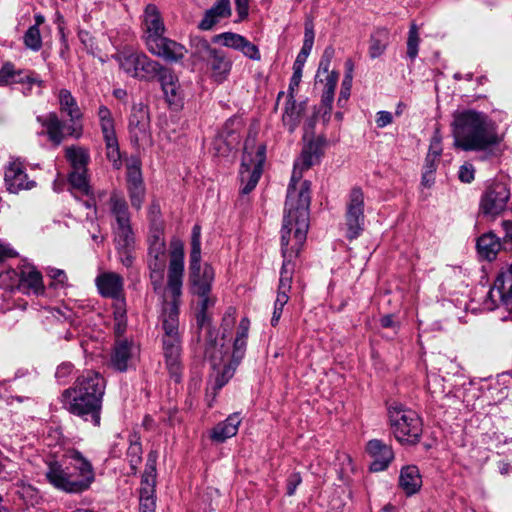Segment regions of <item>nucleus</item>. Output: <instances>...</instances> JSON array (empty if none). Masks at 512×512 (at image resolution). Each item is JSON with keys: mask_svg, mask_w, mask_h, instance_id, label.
<instances>
[{"mask_svg": "<svg viewBox=\"0 0 512 512\" xmlns=\"http://www.w3.org/2000/svg\"><path fill=\"white\" fill-rule=\"evenodd\" d=\"M24 43L26 47L33 51H38L42 47V39L40 30L37 27V25H32L29 27V29L26 31L24 35Z\"/></svg>", "mask_w": 512, "mask_h": 512, "instance_id": "obj_48", "label": "nucleus"}, {"mask_svg": "<svg viewBox=\"0 0 512 512\" xmlns=\"http://www.w3.org/2000/svg\"><path fill=\"white\" fill-rule=\"evenodd\" d=\"M37 120L46 129L49 140L58 146L63 141L65 129V125L58 115L51 112L46 116L37 117Z\"/></svg>", "mask_w": 512, "mask_h": 512, "instance_id": "obj_36", "label": "nucleus"}, {"mask_svg": "<svg viewBox=\"0 0 512 512\" xmlns=\"http://www.w3.org/2000/svg\"><path fill=\"white\" fill-rule=\"evenodd\" d=\"M303 111L304 103H297L295 100V93L293 96H290L287 91V101L282 115V121L284 126H286L290 132H293L298 127Z\"/></svg>", "mask_w": 512, "mask_h": 512, "instance_id": "obj_35", "label": "nucleus"}, {"mask_svg": "<svg viewBox=\"0 0 512 512\" xmlns=\"http://www.w3.org/2000/svg\"><path fill=\"white\" fill-rule=\"evenodd\" d=\"M325 74L326 77L323 92H329L334 94L338 82V73L334 71H328V73Z\"/></svg>", "mask_w": 512, "mask_h": 512, "instance_id": "obj_59", "label": "nucleus"}, {"mask_svg": "<svg viewBox=\"0 0 512 512\" xmlns=\"http://www.w3.org/2000/svg\"><path fill=\"white\" fill-rule=\"evenodd\" d=\"M156 461V454L154 452H150L147 456L145 472L142 476V488H144L146 493L154 492L156 481Z\"/></svg>", "mask_w": 512, "mask_h": 512, "instance_id": "obj_40", "label": "nucleus"}, {"mask_svg": "<svg viewBox=\"0 0 512 512\" xmlns=\"http://www.w3.org/2000/svg\"><path fill=\"white\" fill-rule=\"evenodd\" d=\"M146 46L152 54L163 58L167 62H178L186 54V49L183 45L164 36L151 39Z\"/></svg>", "mask_w": 512, "mask_h": 512, "instance_id": "obj_23", "label": "nucleus"}, {"mask_svg": "<svg viewBox=\"0 0 512 512\" xmlns=\"http://www.w3.org/2000/svg\"><path fill=\"white\" fill-rule=\"evenodd\" d=\"M391 431L396 440L402 444H416L422 434V421L412 409L400 403L388 407Z\"/></svg>", "mask_w": 512, "mask_h": 512, "instance_id": "obj_7", "label": "nucleus"}, {"mask_svg": "<svg viewBox=\"0 0 512 512\" xmlns=\"http://www.w3.org/2000/svg\"><path fill=\"white\" fill-rule=\"evenodd\" d=\"M246 339L236 338L233 344V353L230 359L229 348L225 344V335L218 338L214 331L208 330L206 338L205 354L210 360L211 366L217 371L215 386L221 389L233 376L234 371L244 356Z\"/></svg>", "mask_w": 512, "mask_h": 512, "instance_id": "obj_5", "label": "nucleus"}, {"mask_svg": "<svg viewBox=\"0 0 512 512\" xmlns=\"http://www.w3.org/2000/svg\"><path fill=\"white\" fill-rule=\"evenodd\" d=\"M140 512H155V500L153 492L146 493L144 488L140 491Z\"/></svg>", "mask_w": 512, "mask_h": 512, "instance_id": "obj_53", "label": "nucleus"}, {"mask_svg": "<svg viewBox=\"0 0 512 512\" xmlns=\"http://www.w3.org/2000/svg\"><path fill=\"white\" fill-rule=\"evenodd\" d=\"M289 217L290 216H284L281 230L283 265L278 286V293L285 294H288L291 288L292 274L294 271L292 261L298 256L303 247L309 229V222H305L304 227H302L300 221L293 220Z\"/></svg>", "mask_w": 512, "mask_h": 512, "instance_id": "obj_6", "label": "nucleus"}, {"mask_svg": "<svg viewBox=\"0 0 512 512\" xmlns=\"http://www.w3.org/2000/svg\"><path fill=\"white\" fill-rule=\"evenodd\" d=\"M47 274L52 279L51 285L55 287H64L66 285L68 278L64 270L49 267Z\"/></svg>", "mask_w": 512, "mask_h": 512, "instance_id": "obj_52", "label": "nucleus"}, {"mask_svg": "<svg viewBox=\"0 0 512 512\" xmlns=\"http://www.w3.org/2000/svg\"><path fill=\"white\" fill-rule=\"evenodd\" d=\"M65 158L71 167L68 178L71 187L84 195H90L88 164L91 157L89 149L78 145L68 146L65 148Z\"/></svg>", "mask_w": 512, "mask_h": 512, "instance_id": "obj_12", "label": "nucleus"}, {"mask_svg": "<svg viewBox=\"0 0 512 512\" xmlns=\"http://www.w3.org/2000/svg\"><path fill=\"white\" fill-rule=\"evenodd\" d=\"M333 53H334L333 48L328 47L325 49L323 56L321 58L320 64H319L317 77H320L321 73H328Z\"/></svg>", "mask_w": 512, "mask_h": 512, "instance_id": "obj_58", "label": "nucleus"}, {"mask_svg": "<svg viewBox=\"0 0 512 512\" xmlns=\"http://www.w3.org/2000/svg\"><path fill=\"white\" fill-rule=\"evenodd\" d=\"M351 86H352V76L348 74L345 76V78L342 81L341 91H340L339 98H338L339 106L342 107L345 104V102L348 100V98L350 96Z\"/></svg>", "mask_w": 512, "mask_h": 512, "instance_id": "obj_55", "label": "nucleus"}, {"mask_svg": "<svg viewBox=\"0 0 512 512\" xmlns=\"http://www.w3.org/2000/svg\"><path fill=\"white\" fill-rule=\"evenodd\" d=\"M393 121V116L388 111H379L376 117V124L379 128H384L390 125Z\"/></svg>", "mask_w": 512, "mask_h": 512, "instance_id": "obj_64", "label": "nucleus"}, {"mask_svg": "<svg viewBox=\"0 0 512 512\" xmlns=\"http://www.w3.org/2000/svg\"><path fill=\"white\" fill-rule=\"evenodd\" d=\"M334 101V94L329 92H323L321 102L322 105L326 107L324 113H323V119L325 121H328L330 119V113L332 110V105Z\"/></svg>", "mask_w": 512, "mask_h": 512, "instance_id": "obj_60", "label": "nucleus"}, {"mask_svg": "<svg viewBox=\"0 0 512 512\" xmlns=\"http://www.w3.org/2000/svg\"><path fill=\"white\" fill-rule=\"evenodd\" d=\"M231 14L230 0H215L211 8L205 11L202 20L198 24V28L204 31L211 30L222 20L229 18Z\"/></svg>", "mask_w": 512, "mask_h": 512, "instance_id": "obj_29", "label": "nucleus"}, {"mask_svg": "<svg viewBox=\"0 0 512 512\" xmlns=\"http://www.w3.org/2000/svg\"><path fill=\"white\" fill-rule=\"evenodd\" d=\"M474 167L471 164H464L459 170V179L464 183H470L474 179Z\"/></svg>", "mask_w": 512, "mask_h": 512, "instance_id": "obj_62", "label": "nucleus"}, {"mask_svg": "<svg viewBox=\"0 0 512 512\" xmlns=\"http://www.w3.org/2000/svg\"><path fill=\"white\" fill-rule=\"evenodd\" d=\"M73 365L71 363H62L57 367L55 376L60 382H65L66 379L72 374Z\"/></svg>", "mask_w": 512, "mask_h": 512, "instance_id": "obj_61", "label": "nucleus"}, {"mask_svg": "<svg viewBox=\"0 0 512 512\" xmlns=\"http://www.w3.org/2000/svg\"><path fill=\"white\" fill-rule=\"evenodd\" d=\"M387 37L388 34L385 30L377 31L371 36L369 46V55L371 58H377L384 53L387 46Z\"/></svg>", "mask_w": 512, "mask_h": 512, "instance_id": "obj_45", "label": "nucleus"}, {"mask_svg": "<svg viewBox=\"0 0 512 512\" xmlns=\"http://www.w3.org/2000/svg\"><path fill=\"white\" fill-rule=\"evenodd\" d=\"M123 282V278L114 272L102 273L96 278V285L100 294L114 299V303L118 300H124Z\"/></svg>", "mask_w": 512, "mask_h": 512, "instance_id": "obj_27", "label": "nucleus"}, {"mask_svg": "<svg viewBox=\"0 0 512 512\" xmlns=\"http://www.w3.org/2000/svg\"><path fill=\"white\" fill-rule=\"evenodd\" d=\"M126 178L131 206L136 210H140L145 198V187L141 173V164L137 158L128 160Z\"/></svg>", "mask_w": 512, "mask_h": 512, "instance_id": "obj_19", "label": "nucleus"}, {"mask_svg": "<svg viewBox=\"0 0 512 512\" xmlns=\"http://www.w3.org/2000/svg\"><path fill=\"white\" fill-rule=\"evenodd\" d=\"M499 303L505 305L512 303V263L496 277L484 301V306L488 310H493Z\"/></svg>", "mask_w": 512, "mask_h": 512, "instance_id": "obj_17", "label": "nucleus"}, {"mask_svg": "<svg viewBox=\"0 0 512 512\" xmlns=\"http://www.w3.org/2000/svg\"><path fill=\"white\" fill-rule=\"evenodd\" d=\"M57 97L61 112L66 114L72 122L71 125L66 127L67 134L74 138H79L82 135V126L75 121L82 117V113L76 99L67 89L59 90Z\"/></svg>", "mask_w": 512, "mask_h": 512, "instance_id": "obj_21", "label": "nucleus"}, {"mask_svg": "<svg viewBox=\"0 0 512 512\" xmlns=\"http://www.w3.org/2000/svg\"><path fill=\"white\" fill-rule=\"evenodd\" d=\"M142 447L137 441H131L130 446L127 450V458L130 463L131 470L136 471L138 464L141 461Z\"/></svg>", "mask_w": 512, "mask_h": 512, "instance_id": "obj_49", "label": "nucleus"}, {"mask_svg": "<svg viewBox=\"0 0 512 512\" xmlns=\"http://www.w3.org/2000/svg\"><path fill=\"white\" fill-rule=\"evenodd\" d=\"M167 284L162 293L160 316L163 330L162 347L166 368L174 382L182 379L181 338L179 333V307L184 277V245L173 239L170 244Z\"/></svg>", "mask_w": 512, "mask_h": 512, "instance_id": "obj_1", "label": "nucleus"}, {"mask_svg": "<svg viewBox=\"0 0 512 512\" xmlns=\"http://www.w3.org/2000/svg\"><path fill=\"white\" fill-rule=\"evenodd\" d=\"M197 296L199 297V311L196 314V322L201 331L205 330L206 339L208 337V330H212L209 326L210 316L208 314V310L215 305V297H213L210 293Z\"/></svg>", "mask_w": 512, "mask_h": 512, "instance_id": "obj_38", "label": "nucleus"}, {"mask_svg": "<svg viewBox=\"0 0 512 512\" xmlns=\"http://www.w3.org/2000/svg\"><path fill=\"white\" fill-rule=\"evenodd\" d=\"M442 154V143L441 136L438 131L435 132L434 136L431 139L428 156H432L433 158H439Z\"/></svg>", "mask_w": 512, "mask_h": 512, "instance_id": "obj_56", "label": "nucleus"}, {"mask_svg": "<svg viewBox=\"0 0 512 512\" xmlns=\"http://www.w3.org/2000/svg\"><path fill=\"white\" fill-rule=\"evenodd\" d=\"M238 51L253 61L261 60V53L258 46L249 41L247 38L244 39Z\"/></svg>", "mask_w": 512, "mask_h": 512, "instance_id": "obj_50", "label": "nucleus"}, {"mask_svg": "<svg viewBox=\"0 0 512 512\" xmlns=\"http://www.w3.org/2000/svg\"><path fill=\"white\" fill-rule=\"evenodd\" d=\"M147 264L150 271V281L154 291L162 297L164 270L166 267V242L164 227L153 224L147 238Z\"/></svg>", "mask_w": 512, "mask_h": 512, "instance_id": "obj_8", "label": "nucleus"}, {"mask_svg": "<svg viewBox=\"0 0 512 512\" xmlns=\"http://www.w3.org/2000/svg\"><path fill=\"white\" fill-rule=\"evenodd\" d=\"M265 162V146L255 145L253 140H247L244 146L242 163L239 171L243 185L241 193L249 194L257 185Z\"/></svg>", "mask_w": 512, "mask_h": 512, "instance_id": "obj_10", "label": "nucleus"}, {"mask_svg": "<svg viewBox=\"0 0 512 512\" xmlns=\"http://www.w3.org/2000/svg\"><path fill=\"white\" fill-rule=\"evenodd\" d=\"M240 423L241 419L239 414L233 413L212 429L210 438L214 442L223 443L237 434Z\"/></svg>", "mask_w": 512, "mask_h": 512, "instance_id": "obj_34", "label": "nucleus"}, {"mask_svg": "<svg viewBox=\"0 0 512 512\" xmlns=\"http://www.w3.org/2000/svg\"><path fill=\"white\" fill-rule=\"evenodd\" d=\"M156 78H158L161 83L167 102L169 104H179L181 101V91L178 79L173 72L161 65V71L157 74Z\"/></svg>", "mask_w": 512, "mask_h": 512, "instance_id": "obj_33", "label": "nucleus"}, {"mask_svg": "<svg viewBox=\"0 0 512 512\" xmlns=\"http://www.w3.org/2000/svg\"><path fill=\"white\" fill-rule=\"evenodd\" d=\"M14 83L37 85V94L42 93V88L44 86L43 80H41L35 72L17 70L12 63L6 62L0 69V86H6Z\"/></svg>", "mask_w": 512, "mask_h": 512, "instance_id": "obj_20", "label": "nucleus"}, {"mask_svg": "<svg viewBox=\"0 0 512 512\" xmlns=\"http://www.w3.org/2000/svg\"><path fill=\"white\" fill-rule=\"evenodd\" d=\"M503 247V241L493 232H488L480 236L477 240V250L480 256L491 261L496 258L498 252Z\"/></svg>", "mask_w": 512, "mask_h": 512, "instance_id": "obj_37", "label": "nucleus"}, {"mask_svg": "<svg viewBox=\"0 0 512 512\" xmlns=\"http://www.w3.org/2000/svg\"><path fill=\"white\" fill-rule=\"evenodd\" d=\"M47 481L66 493H81L95 480L92 464L76 450L68 451L61 461L47 462Z\"/></svg>", "mask_w": 512, "mask_h": 512, "instance_id": "obj_4", "label": "nucleus"}, {"mask_svg": "<svg viewBox=\"0 0 512 512\" xmlns=\"http://www.w3.org/2000/svg\"><path fill=\"white\" fill-rule=\"evenodd\" d=\"M245 38L246 37L234 32H224L215 35L213 37V42L221 43L225 47L238 51Z\"/></svg>", "mask_w": 512, "mask_h": 512, "instance_id": "obj_46", "label": "nucleus"}, {"mask_svg": "<svg viewBox=\"0 0 512 512\" xmlns=\"http://www.w3.org/2000/svg\"><path fill=\"white\" fill-rule=\"evenodd\" d=\"M143 28L146 45L151 39H156L164 35V22L158 8L154 4H148L145 7Z\"/></svg>", "mask_w": 512, "mask_h": 512, "instance_id": "obj_28", "label": "nucleus"}, {"mask_svg": "<svg viewBox=\"0 0 512 512\" xmlns=\"http://www.w3.org/2000/svg\"><path fill=\"white\" fill-rule=\"evenodd\" d=\"M98 118L100 122L103 138L116 136L114 119L112 113L106 106H100L98 109Z\"/></svg>", "mask_w": 512, "mask_h": 512, "instance_id": "obj_43", "label": "nucleus"}, {"mask_svg": "<svg viewBox=\"0 0 512 512\" xmlns=\"http://www.w3.org/2000/svg\"><path fill=\"white\" fill-rule=\"evenodd\" d=\"M109 211L114 217L116 226L114 228L115 242L118 249L130 250L134 245V233L130 223V213L124 196L113 191L109 198Z\"/></svg>", "mask_w": 512, "mask_h": 512, "instance_id": "obj_11", "label": "nucleus"}, {"mask_svg": "<svg viewBox=\"0 0 512 512\" xmlns=\"http://www.w3.org/2000/svg\"><path fill=\"white\" fill-rule=\"evenodd\" d=\"M128 130L130 139L137 148L145 149L152 145L150 117L148 108L144 104L137 103L132 106Z\"/></svg>", "mask_w": 512, "mask_h": 512, "instance_id": "obj_14", "label": "nucleus"}, {"mask_svg": "<svg viewBox=\"0 0 512 512\" xmlns=\"http://www.w3.org/2000/svg\"><path fill=\"white\" fill-rule=\"evenodd\" d=\"M420 43L419 29L415 23H412L407 39V56L414 60L418 55V47Z\"/></svg>", "mask_w": 512, "mask_h": 512, "instance_id": "obj_47", "label": "nucleus"}, {"mask_svg": "<svg viewBox=\"0 0 512 512\" xmlns=\"http://www.w3.org/2000/svg\"><path fill=\"white\" fill-rule=\"evenodd\" d=\"M321 151L316 143L307 144L300 156L295 160L291 180L287 189L284 216L300 221L302 227L309 222V207L311 202L310 182L302 180L305 170L316 164Z\"/></svg>", "mask_w": 512, "mask_h": 512, "instance_id": "obj_3", "label": "nucleus"}, {"mask_svg": "<svg viewBox=\"0 0 512 512\" xmlns=\"http://www.w3.org/2000/svg\"><path fill=\"white\" fill-rule=\"evenodd\" d=\"M206 66L211 79L220 84L227 80L232 69V61L224 51L218 49L206 62Z\"/></svg>", "mask_w": 512, "mask_h": 512, "instance_id": "obj_30", "label": "nucleus"}, {"mask_svg": "<svg viewBox=\"0 0 512 512\" xmlns=\"http://www.w3.org/2000/svg\"><path fill=\"white\" fill-rule=\"evenodd\" d=\"M138 354L139 348L132 340L117 339L111 354L110 363L115 370L125 372Z\"/></svg>", "mask_w": 512, "mask_h": 512, "instance_id": "obj_22", "label": "nucleus"}, {"mask_svg": "<svg viewBox=\"0 0 512 512\" xmlns=\"http://www.w3.org/2000/svg\"><path fill=\"white\" fill-rule=\"evenodd\" d=\"M200 262L201 258H197V262H194L193 258H190L189 281L191 284V292L194 295L210 293L215 277L214 269L209 264H205L201 267Z\"/></svg>", "mask_w": 512, "mask_h": 512, "instance_id": "obj_18", "label": "nucleus"}, {"mask_svg": "<svg viewBox=\"0 0 512 512\" xmlns=\"http://www.w3.org/2000/svg\"><path fill=\"white\" fill-rule=\"evenodd\" d=\"M364 206L362 190L353 188L348 197L345 215L346 237L350 240L359 237L363 231L365 221Z\"/></svg>", "mask_w": 512, "mask_h": 512, "instance_id": "obj_15", "label": "nucleus"}, {"mask_svg": "<svg viewBox=\"0 0 512 512\" xmlns=\"http://www.w3.org/2000/svg\"><path fill=\"white\" fill-rule=\"evenodd\" d=\"M309 54H304L303 51H300L296 57V60L293 64V75L290 79L288 92L290 96H293L294 93L297 92L299 84L302 78V70L303 66L308 58Z\"/></svg>", "mask_w": 512, "mask_h": 512, "instance_id": "obj_41", "label": "nucleus"}, {"mask_svg": "<svg viewBox=\"0 0 512 512\" xmlns=\"http://www.w3.org/2000/svg\"><path fill=\"white\" fill-rule=\"evenodd\" d=\"M201 228L195 225L192 229L190 258L197 262V258H201Z\"/></svg>", "mask_w": 512, "mask_h": 512, "instance_id": "obj_51", "label": "nucleus"}, {"mask_svg": "<svg viewBox=\"0 0 512 512\" xmlns=\"http://www.w3.org/2000/svg\"><path fill=\"white\" fill-rule=\"evenodd\" d=\"M106 144V157L112 163L115 169L122 167V155L119 149L116 136L104 138Z\"/></svg>", "mask_w": 512, "mask_h": 512, "instance_id": "obj_44", "label": "nucleus"}, {"mask_svg": "<svg viewBox=\"0 0 512 512\" xmlns=\"http://www.w3.org/2000/svg\"><path fill=\"white\" fill-rule=\"evenodd\" d=\"M398 484L407 496L416 494L422 487V477L419 468L415 465L402 467Z\"/></svg>", "mask_w": 512, "mask_h": 512, "instance_id": "obj_32", "label": "nucleus"}, {"mask_svg": "<svg viewBox=\"0 0 512 512\" xmlns=\"http://www.w3.org/2000/svg\"><path fill=\"white\" fill-rule=\"evenodd\" d=\"M64 404L68 411L80 416L86 421L90 420L94 426L100 425V411L102 401L97 397L86 394L82 389L69 388L64 391Z\"/></svg>", "mask_w": 512, "mask_h": 512, "instance_id": "obj_13", "label": "nucleus"}, {"mask_svg": "<svg viewBox=\"0 0 512 512\" xmlns=\"http://www.w3.org/2000/svg\"><path fill=\"white\" fill-rule=\"evenodd\" d=\"M18 289L24 294L42 295L45 291L41 273L30 265H24L19 274Z\"/></svg>", "mask_w": 512, "mask_h": 512, "instance_id": "obj_26", "label": "nucleus"}, {"mask_svg": "<svg viewBox=\"0 0 512 512\" xmlns=\"http://www.w3.org/2000/svg\"><path fill=\"white\" fill-rule=\"evenodd\" d=\"M113 58L128 76L139 80H153L161 71L160 63L150 59L145 53L130 48L119 51Z\"/></svg>", "mask_w": 512, "mask_h": 512, "instance_id": "obj_9", "label": "nucleus"}, {"mask_svg": "<svg viewBox=\"0 0 512 512\" xmlns=\"http://www.w3.org/2000/svg\"><path fill=\"white\" fill-rule=\"evenodd\" d=\"M510 189L505 182L495 181L487 187L480 200V211L487 216L496 217L507 207Z\"/></svg>", "mask_w": 512, "mask_h": 512, "instance_id": "obj_16", "label": "nucleus"}, {"mask_svg": "<svg viewBox=\"0 0 512 512\" xmlns=\"http://www.w3.org/2000/svg\"><path fill=\"white\" fill-rule=\"evenodd\" d=\"M301 482L302 478L300 473H292L287 479V495L292 496Z\"/></svg>", "mask_w": 512, "mask_h": 512, "instance_id": "obj_63", "label": "nucleus"}, {"mask_svg": "<svg viewBox=\"0 0 512 512\" xmlns=\"http://www.w3.org/2000/svg\"><path fill=\"white\" fill-rule=\"evenodd\" d=\"M451 127L454 145L464 151L485 150L500 141L494 123L475 110L455 111Z\"/></svg>", "mask_w": 512, "mask_h": 512, "instance_id": "obj_2", "label": "nucleus"}, {"mask_svg": "<svg viewBox=\"0 0 512 512\" xmlns=\"http://www.w3.org/2000/svg\"><path fill=\"white\" fill-rule=\"evenodd\" d=\"M4 180L7 190L14 194L21 190H30L36 185L35 181L29 180L23 163L19 160H14L9 163L5 170Z\"/></svg>", "mask_w": 512, "mask_h": 512, "instance_id": "obj_24", "label": "nucleus"}, {"mask_svg": "<svg viewBox=\"0 0 512 512\" xmlns=\"http://www.w3.org/2000/svg\"><path fill=\"white\" fill-rule=\"evenodd\" d=\"M75 389H82L86 394L96 396L98 400L102 401L105 392V380L95 371H85L76 380Z\"/></svg>", "mask_w": 512, "mask_h": 512, "instance_id": "obj_31", "label": "nucleus"}, {"mask_svg": "<svg viewBox=\"0 0 512 512\" xmlns=\"http://www.w3.org/2000/svg\"><path fill=\"white\" fill-rule=\"evenodd\" d=\"M501 226L504 230L503 247L512 251V220H503Z\"/></svg>", "mask_w": 512, "mask_h": 512, "instance_id": "obj_57", "label": "nucleus"}, {"mask_svg": "<svg viewBox=\"0 0 512 512\" xmlns=\"http://www.w3.org/2000/svg\"><path fill=\"white\" fill-rule=\"evenodd\" d=\"M113 308L114 332L120 339V337L125 333L127 324L125 300H118L114 303Z\"/></svg>", "mask_w": 512, "mask_h": 512, "instance_id": "obj_42", "label": "nucleus"}, {"mask_svg": "<svg viewBox=\"0 0 512 512\" xmlns=\"http://www.w3.org/2000/svg\"><path fill=\"white\" fill-rule=\"evenodd\" d=\"M314 29L313 24L311 22H306L305 24V34H304V41L303 46L301 48V51H303L304 54H310L313 43H314Z\"/></svg>", "mask_w": 512, "mask_h": 512, "instance_id": "obj_54", "label": "nucleus"}, {"mask_svg": "<svg viewBox=\"0 0 512 512\" xmlns=\"http://www.w3.org/2000/svg\"><path fill=\"white\" fill-rule=\"evenodd\" d=\"M366 451L373 459L370 470L380 472L389 466L394 459V452L390 445L378 439H372L367 443Z\"/></svg>", "mask_w": 512, "mask_h": 512, "instance_id": "obj_25", "label": "nucleus"}, {"mask_svg": "<svg viewBox=\"0 0 512 512\" xmlns=\"http://www.w3.org/2000/svg\"><path fill=\"white\" fill-rule=\"evenodd\" d=\"M191 50V56L195 62L206 63L218 49L212 47L207 40L194 37L191 40Z\"/></svg>", "mask_w": 512, "mask_h": 512, "instance_id": "obj_39", "label": "nucleus"}]
</instances>
